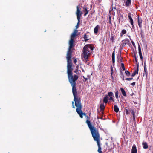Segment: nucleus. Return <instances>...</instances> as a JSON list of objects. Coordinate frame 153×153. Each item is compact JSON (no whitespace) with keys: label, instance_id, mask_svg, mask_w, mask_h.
Here are the masks:
<instances>
[{"label":"nucleus","instance_id":"f257e3e1","mask_svg":"<svg viewBox=\"0 0 153 153\" xmlns=\"http://www.w3.org/2000/svg\"><path fill=\"white\" fill-rule=\"evenodd\" d=\"M68 81L72 87V92L74 97V100L75 104L76 105L81 102L80 98H79L77 95V92L76 86V81L77 80L79 76L76 75H73L72 72H67Z\"/></svg>","mask_w":153,"mask_h":153},{"label":"nucleus","instance_id":"f03ea898","mask_svg":"<svg viewBox=\"0 0 153 153\" xmlns=\"http://www.w3.org/2000/svg\"><path fill=\"white\" fill-rule=\"evenodd\" d=\"M87 120L86 123L87 124L89 128L91 131L92 137L95 141H96L98 148L97 151L100 153H102L101 151V147L100 144V137L98 130L97 128L93 126L92 124L89 120L90 118L87 116L86 117Z\"/></svg>","mask_w":153,"mask_h":153},{"label":"nucleus","instance_id":"7ed1b4c3","mask_svg":"<svg viewBox=\"0 0 153 153\" xmlns=\"http://www.w3.org/2000/svg\"><path fill=\"white\" fill-rule=\"evenodd\" d=\"M74 44L69 43V47L67 54V72H72L73 68H72V63L71 58L72 50V48L74 47Z\"/></svg>","mask_w":153,"mask_h":153},{"label":"nucleus","instance_id":"20e7f679","mask_svg":"<svg viewBox=\"0 0 153 153\" xmlns=\"http://www.w3.org/2000/svg\"><path fill=\"white\" fill-rule=\"evenodd\" d=\"M94 48L93 45L91 44L85 45L83 48L82 54V57H83L85 60H87L91 54L90 50L93 51Z\"/></svg>","mask_w":153,"mask_h":153},{"label":"nucleus","instance_id":"39448f33","mask_svg":"<svg viewBox=\"0 0 153 153\" xmlns=\"http://www.w3.org/2000/svg\"><path fill=\"white\" fill-rule=\"evenodd\" d=\"M75 105L77 107L76 108V111L79 115L80 118H83V115L85 116V117L87 116L86 114L85 113H83L82 111V105L81 102L76 104V105Z\"/></svg>","mask_w":153,"mask_h":153},{"label":"nucleus","instance_id":"423d86ee","mask_svg":"<svg viewBox=\"0 0 153 153\" xmlns=\"http://www.w3.org/2000/svg\"><path fill=\"white\" fill-rule=\"evenodd\" d=\"M76 14L77 16V19L78 20V22L76 25V29H77L79 27V25L80 22V19L81 15L82 14V12L79 10L78 6L77 7V11L76 12Z\"/></svg>","mask_w":153,"mask_h":153},{"label":"nucleus","instance_id":"0eeeda50","mask_svg":"<svg viewBox=\"0 0 153 153\" xmlns=\"http://www.w3.org/2000/svg\"><path fill=\"white\" fill-rule=\"evenodd\" d=\"M78 30H75L71 36L70 39L69 41V43L74 44L75 41L74 40V38L77 36Z\"/></svg>","mask_w":153,"mask_h":153},{"label":"nucleus","instance_id":"6e6552de","mask_svg":"<svg viewBox=\"0 0 153 153\" xmlns=\"http://www.w3.org/2000/svg\"><path fill=\"white\" fill-rule=\"evenodd\" d=\"M122 43L121 44V45L122 47H125L126 44H128L130 42L129 40L128 39H125L122 41Z\"/></svg>","mask_w":153,"mask_h":153},{"label":"nucleus","instance_id":"1a4fd4ad","mask_svg":"<svg viewBox=\"0 0 153 153\" xmlns=\"http://www.w3.org/2000/svg\"><path fill=\"white\" fill-rule=\"evenodd\" d=\"M137 22L139 28L141 29L142 26V20L141 18L139 17V16H138L137 17Z\"/></svg>","mask_w":153,"mask_h":153},{"label":"nucleus","instance_id":"9d476101","mask_svg":"<svg viewBox=\"0 0 153 153\" xmlns=\"http://www.w3.org/2000/svg\"><path fill=\"white\" fill-rule=\"evenodd\" d=\"M137 149L135 144L133 145L131 149V153H137Z\"/></svg>","mask_w":153,"mask_h":153},{"label":"nucleus","instance_id":"9b49d317","mask_svg":"<svg viewBox=\"0 0 153 153\" xmlns=\"http://www.w3.org/2000/svg\"><path fill=\"white\" fill-rule=\"evenodd\" d=\"M100 28V27L98 25H97L94 28V31L95 35H97L98 34V29Z\"/></svg>","mask_w":153,"mask_h":153},{"label":"nucleus","instance_id":"f8f14e48","mask_svg":"<svg viewBox=\"0 0 153 153\" xmlns=\"http://www.w3.org/2000/svg\"><path fill=\"white\" fill-rule=\"evenodd\" d=\"M125 2V6L126 7H129L131 4V0H124Z\"/></svg>","mask_w":153,"mask_h":153},{"label":"nucleus","instance_id":"ddd939ff","mask_svg":"<svg viewBox=\"0 0 153 153\" xmlns=\"http://www.w3.org/2000/svg\"><path fill=\"white\" fill-rule=\"evenodd\" d=\"M131 13H129L128 14V17L130 20V22L131 25L133 24L134 22L133 19L131 16Z\"/></svg>","mask_w":153,"mask_h":153},{"label":"nucleus","instance_id":"4468645a","mask_svg":"<svg viewBox=\"0 0 153 153\" xmlns=\"http://www.w3.org/2000/svg\"><path fill=\"white\" fill-rule=\"evenodd\" d=\"M143 147L144 149H146L148 148V146L147 143L146 142H143L142 143Z\"/></svg>","mask_w":153,"mask_h":153},{"label":"nucleus","instance_id":"2eb2a0df","mask_svg":"<svg viewBox=\"0 0 153 153\" xmlns=\"http://www.w3.org/2000/svg\"><path fill=\"white\" fill-rule=\"evenodd\" d=\"M112 63L113 65H114V64L115 63V51H114L112 53Z\"/></svg>","mask_w":153,"mask_h":153},{"label":"nucleus","instance_id":"dca6fc26","mask_svg":"<svg viewBox=\"0 0 153 153\" xmlns=\"http://www.w3.org/2000/svg\"><path fill=\"white\" fill-rule=\"evenodd\" d=\"M120 91L123 95L125 97L126 96V94L125 90L122 88H120Z\"/></svg>","mask_w":153,"mask_h":153},{"label":"nucleus","instance_id":"f3484780","mask_svg":"<svg viewBox=\"0 0 153 153\" xmlns=\"http://www.w3.org/2000/svg\"><path fill=\"white\" fill-rule=\"evenodd\" d=\"M114 110L116 113H117L119 111V108L117 105H114Z\"/></svg>","mask_w":153,"mask_h":153},{"label":"nucleus","instance_id":"a211bd4d","mask_svg":"<svg viewBox=\"0 0 153 153\" xmlns=\"http://www.w3.org/2000/svg\"><path fill=\"white\" fill-rule=\"evenodd\" d=\"M108 101V95H106L104 97L103 99V102L105 103H107Z\"/></svg>","mask_w":153,"mask_h":153},{"label":"nucleus","instance_id":"6ab92c4d","mask_svg":"<svg viewBox=\"0 0 153 153\" xmlns=\"http://www.w3.org/2000/svg\"><path fill=\"white\" fill-rule=\"evenodd\" d=\"M100 108L101 110H104L105 108V106L103 103H102L100 104Z\"/></svg>","mask_w":153,"mask_h":153},{"label":"nucleus","instance_id":"aec40b11","mask_svg":"<svg viewBox=\"0 0 153 153\" xmlns=\"http://www.w3.org/2000/svg\"><path fill=\"white\" fill-rule=\"evenodd\" d=\"M118 58L119 61L120 62H123V58L121 57V54L118 55Z\"/></svg>","mask_w":153,"mask_h":153},{"label":"nucleus","instance_id":"412c9836","mask_svg":"<svg viewBox=\"0 0 153 153\" xmlns=\"http://www.w3.org/2000/svg\"><path fill=\"white\" fill-rule=\"evenodd\" d=\"M139 71V63H138L137 65V68L136 70L134 71V73L135 74H138Z\"/></svg>","mask_w":153,"mask_h":153},{"label":"nucleus","instance_id":"4be33fe9","mask_svg":"<svg viewBox=\"0 0 153 153\" xmlns=\"http://www.w3.org/2000/svg\"><path fill=\"white\" fill-rule=\"evenodd\" d=\"M76 69L75 70V71H74V72L75 73H76L77 74H79V72L78 70V66H76Z\"/></svg>","mask_w":153,"mask_h":153},{"label":"nucleus","instance_id":"5701e85b","mask_svg":"<svg viewBox=\"0 0 153 153\" xmlns=\"http://www.w3.org/2000/svg\"><path fill=\"white\" fill-rule=\"evenodd\" d=\"M87 36H88L86 34H85L84 35L83 38L84 39V41L85 42H86L87 41L89 40V39H88Z\"/></svg>","mask_w":153,"mask_h":153},{"label":"nucleus","instance_id":"b1692460","mask_svg":"<svg viewBox=\"0 0 153 153\" xmlns=\"http://www.w3.org/2000/svg\"><path fill=\"white\" fill-rule=\"evenodd\" d=\"M120 77L122 79L123 81H124V75H123V73L121 71H120Z\"/></svg>","mask_w":153,"mask_h":153},{"label":"nucleus","instance_id":"393cba45","mask_svg":"<svg viewBox=\"0 0 153 153\" xmlns=\"http://www.w3.org/2000/svg\"><path fill=\"white\" fill-rule=\"evenodd\" d=\"M147 74L148 73L147 70L146 69V68L145 67V68H144L143 75H145L147 76Z\"/></svg>","mask_w":153,"mask_h":153},{"label":"nucleus","instance_id":"a878e982","mask_svg":"<svg viewBox=\"0 0 153 153\" xmlns=\"http://www.w3.org/2000/svg\"><path fill=\"white\" fill-rule=\"evenodd\" d=\"M131 112L133 115V119L134 120L135 119V113L134 111L133 110H131Z\"/></svg>","mask_w":153,"mask_h":153},{"label":"nucleus","instance_id":"bb28decb","mask_svg":"<svg viewBox=\"0 0 153 153\" xmlns=\"http://www.w3.org/2000/svg\"><path fill=\"white\" fill-rule=\"evenodd\" d=\"M138 51H139V54L140 55V54H142V52H141V47H140V45L139 44H138Z\"/></svg>","mask_w":153,"mask_h":153},{"label":"nucleus","instance_id":"cd10ccee","mask_svg":"<svg viewBox=\"0 0 153 153\" xmlns=\"http://www.w3.org/2000/svg\"><path fill=\"white\" fill-rule=\"evenodd\" d=\"M83 8L85 10V11H86V12L84 14V16H85L88 13V11L87 10L86 8L83 7Z\"/></svg>","mask_w":153,"mask_h":153},{"label":"nucleus","instance_id":"c85d7f7f","mask_svg":"<svg viewBox=\"0 0 153 153\" xmlns=\"http://www.w3.org/2000/svg\"><path fill=\"white\" fill-rule=\"evenodd\" d=\"M125 74L127 76H129L130 75V72L127 70H126L125 72Z\"/></svg>","mask_w":153,"mask_h":153},{"label":"nucleus","instance_id":"c756f323","mask_svg":"<svg viewBox=\"0 0 153 153\" xmlns=\"http://www.w3.org/2000/svg\"><path fill=\"white\" fill-rule=\"evenodd\" d=\"M118 94H119L118 91L117 90V91H116L115 93V97H116V98L117 99L119 98V97H118Z\"/></svg>","mask_w":153,"mask_h":153},{"label":"nucleus","instance_id":"7c9ffc66","mask_svg":"<svg viewBox=\"0 0 153 153\" xmlns=\"http://www.w3.org/2000/svg\"><path fill=\"white\" fill-rule=\"evenodd\" d=\"M108 96H109L110 97H111L113 96V94L112 92H110L108 93Z\"/></svg>","mask_w":153,"mask_h":153},{"label":"nucleus","instance_id":"2f4dec72","mask_svg":"<svg viewBox=\"0 0 153 153\" xmlns=\"http://www.w3.org/2000/svg\"><path fill=\"white\" fill-rule=\"evenodd\" d=\"M127 32L126 30L125 29H123L122 30L121 32V33H122V34H125Z\"/></svg>","mask_w":153,"mask_h":153},{"label":"nucleus","instance_id":"473e14b6","mask_svg":"<svg viewBox=\"0 0 153 153\" xmlns=\"http://www.w3.org/2000/svg\"><path fill=\"white\" fill-rule=\"evenodd\" d=\"M121 67L123 70H125V67L123 63H122L121 64Z\"/></svg>","mask_w":153,"mask_h":153},{"label":"nucleus","instance_id":"72a5a7b5","mask_svg":"<svg viewBox=\"0 0 153 153\" xmlns=\"http://www.w3.org/2000/svg\"><path fill=\"white\" fill-rule=\"evenodd\" d=\"M111 40L112 42H114V36H113V35H111Z\"/></svg>","mask_w":153,"mask_h":153},{"label":"nucleus","instance_id":"f704fd0d","mask_svg":"<svg viewBox=\"0 0 153 153\" xmlns=\"http://www.w3.org/2000/svg\"><path fill=\"white\" fill-rule=\"evenodd\" d=\"M134 57L135 60V62L136 63V64H137V63H138L137 62V57H136L135 54H134Z\"/></svg>","mask_w":153,"mask_h":153},{"label":"nucleus","instance_id":"c9c22d12","mask_svg":"<svg viewBox=\"0 0 153 153\" xmlns=\"http://www.w3.org/2000/svg\"><path fill=\"white\" fill-rule=\"evenodd\" d=\"M125 112L126 114H129V112L127 109H125Z\"/></svg>","mask_w":153,"mask_h":153},{"label":"nucleus","instance_id":"e433bc0d","mask_svg":"<svg viewBox=\"0 0 153 153\" xmlns=\"http://www.w3.org/2000/svg\"><path fill=\"white\" fill-rule=\"evenodd\" d=\"M133 79V78H126V80H128V81H130L131 80Z\"/></svg>","mask_w":153,"mask_h":153},{"label":"nucleus","instance_id":"4c0bfd02","mask_svg":"<svg viewBox=\"0 0 153 153\" xmlns=\"http://www.w3.org/2000/svg\"><path fill=\"white\" fill-rule=\"evenodd\" d=\"M109 99L110 100H112L113 102L114 101V98L112 97H110Z\"/></svg>","mask_w":153,"mask_h":153},{"label":"nucleus","instance_id":"58836bf2","mask_svg":"<svg viewBox=\"0 0 153 153\" xmlns=\"http://www.w3.org/2000/svg\"><path fill=\"white\" fill-rule=\"evenodd\" d=\"M131 43H132V45H133V46L134 47H135V44L134 42L132 40H131Z\"/></svg>","mask_w":153,"mask_h":153},{"label":"nucleus","instance_id":"ea45409f","mask_svg":"<svg viewBox=\"0 0 153 153\" xmlns=\"http://www.w3.org/2000/svg\"><path fill=\"white\" fill-rule=\"evenodd\" d=\"M83 78L85 80L84 82H86L88 79L87 78H85L84 76H83Z\"/></svg>","mask_w":153,"mask_h":153},{"label":"nucleus","instance_id":"a19ab883","mask_svg":"<svg viewBox=\"0 0 153 153\" xmlns=\"http://www.w3.org/2000/svg\"><path fill=\"white\" fill-rule=\"evenodd\" d=\"M140 58V59H141L142 60L143 59V56L142 55V54L139 55Z\"/></svg>","mask_w":153,"mask_h":153},{"label":"nucleus","instance_id":"79ce46f5","mask_svg":"<svg viewBox=\"0 0 153 153\" xmlns=\"http://www.w3.org/2000/svg\"><path fill=\"white\" fill-rule=\"evenodd\" d=\"M135 82H133L131 84V85L133 86H134L135 85Z\"/></svg>","mask_w":153,"mask_h":153},{"label":"nucleus","instance_id":"37998d69","mask_svg":"<svg viewBox=\"0 0 153 153\" xmlns=\"http://www.w3.org/2000/svg\"><path fill=\"white\" fill-rule=\"evenodd\" d=\"M136 74L134 72L132 74L131 76L133 77Z\"/></svg>","mask_w":153,"mask_h":153},{"label":"nucleus","instance_id":"c03bdc74","mask_svg":"<svg viewBox=\"0 0 153 153\" xmlns=\"http://www.w3.org/2000/svg\"><path fill=\"white\" fill-rule=\"evenodd\" d=\"M113 71V68H112V66H111V75H112V74Z\"/></svg>","mask_w":153,"mask_h":153},{"label":"nucleus","instance_id":"a18cd8bd","mask_svg":"<svg viewBox=\"0 0 153 153\" xmlns=\"http://www.w3.org/2000/svg\"><path fill=\"white\" fill-rule=\"evenodd\" d=\"M77 62V60H76V59H75L74 60V63L75 64Z\"/></svg>","mask_w":153,"mask_h":153},{"label":"nucleus","instance_id":"49530a36","mask_svg":"<svg viewBox=\"0 0 153 153\" xmlns=\"http://www.w3.org/2000/svg\"><path fill=\"white\" fill-rule=\"evenodd\" d=\"M144 68H145V67H146V62H144Z\"/></svg>","mask_w":153,"mask_h":153},{"label":"nucleus","instance_id":"de8ad7c7","mask_svg":"<svg viewBox=\"0 0 153 153\" xmlns=\"http://www.w3.org/2000/svg\"><path fill=\"white\" fill-rule=\"evenodd\" d=\"M132 25V28L133 29H134L135 28V27H134V25L133 24L132 25Z\"/></svg>","mask_w":153,"mask_h":153},{"label":"nucleus","instance_id":"09e8293b","mask_svg":"<svg viewBox=\"0 0 153 153\" xmlns=\"http://www.w3.org/2000/svg\"><path fill=\"white\" fill-rule=\"evenodd\" d=\"M109 23L110 24H111V20H109Z\"/></svg>","mask_w":153,"mask_h":153},{"label":"nucleus","instance_id":"8fccbe9b","mask_svg":"<svg viewBox=\"0 0 153 153\" xmlns=\"http://www.w3.org/2000/svg\"><path fill=\"white\" fill-rule=\"evenodd\" d=\"M72 107L73 108H75V107L74 105H72Z\"/></svg>","mask_w":153,"mask_h":153},{"label":"nucleus","instance_id":"3c124183","mask_svg":"<svg viewBox=\"0 0 153 153\" xmlns=\"http://www.w3.org/2000/svg\"><path fill=\"white\" fill-rule=\"evenodd\" d=\"M123 35H124V34H122V33H120V36L121 37H122Z\"/></svg>","mask_w":153,"mask_h":153},{"label":"nucleus","instance_id":"603ef678","mask_svg":"<svg viewBox=\"0 0 153 153\" xmlns=\"http://www.w3.org/2000/svg\"><path fill=\"white\" fill-rule=\"evenodd\" d=\"M109 20H111V17L110 16H109Z\"/></svg>","mask_w":153,"mask_h":153},{"label":"nucleus","instance_id":"864d4df0","mask_svg":"<svg viewBox=\"0 0 153 153\" xmlns=\"http://www.w3.org/2000/svg\"><path fill=\"white\" fill-rule=\"evenodd\" d=\"M82 71H83V72H85V71L83 69H82Z\"/></svg>","mask_w":153,"mask_h":153},{"label":"nucleus","instance_id":"5fc2aeb1","mask_svg":"<svg viewBox=\"0 0 153 153\" xmlns=\"http://www.w3.org/2000/svg\"><path fill=\"white\" fill-rule=\"evenodd\" d=\"M97 119H100V117H99L97 116Z\"/></svg>","mask_w":153,"mask_h":153},{"label":"nucleus","instance_id":"6e6d98bb","mask_svg":"<svg viewBox=\"0 0 153 153\" xmlns=\"http://www.w3.org/2000/svg\"><path fill=\"white\" fill-rule=\"evenodd\" d=\"M72 105H74V102L73 101L72 102Z\"/></svg>","mask_w":153,"mask_h":153},{"label":"nucleus","instance_id":"4d7b16f0","mask_svg":"<svg viewBox=\"0 0 153 153\" xmlns=\"http://www.w3.org/2000/svg\"><path fill=\"white\" fill-rule=\"evenodd\" d=\"M100 119H103L102 117H101L100 118Z\"/></svg>","mask_w":153,"mask_h":153},{"label":"nucleus","instance_id":"13d9d810","mask_svg":"<svg viewBox=\"0 0 153 153\" xmlns=\"http://www.w3.org/2000/svg\"><path fill=\"white\" fill-rule=\"evenodd\" d=\"M123 47H122V46L121 48H120V49H123Z\"/></svg>","mask_w":153,"mask_h":153},{"label":"nucleus","instance_id":"bf43d9fd","mask_svg":"<svg viewBox=\"0 0 153 153\" xmlns=\"http://www.w3.org/2000/svg\"><path fill=\"white\" fill-rule=\"evenodd\" d=\"M101 152L102 153V151H101ZM98 152L99 153H99L98 151Z\"/></svg>","mask_w":153,"mask_h":153},{"label":"nucleus","instance_id":"052dcab7","mask_svg":"<svg viewBox=\"0 0 153 153\" xmlns=\"http://www.w3.org/2000/svg\"><path fill=\"white\" fill-rule=\"evenodd\" d=\"M84 12H85V13L86 12V11H85V10H84Z\"/></svg>","mask_w":153,"mask_h":153},{"label":"nucleus","instance_id":"680f3d73","mask_svg":"<svg viewBox=\"0 0 153 153\" xmlns=\"http://www.w3.org/2000/svg\"><path fill=\"white\" fill-rule=\"evenodd\" d=\"M123 1L124 0H122Z\"/></svg>","mask_w":153,"mask_h":153}]
</instances>
